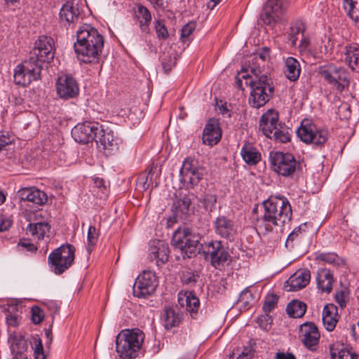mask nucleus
<instances>
[{
  "label": "nucleus",
  "instance_id": "obj_40",
  "mask_svg": "<svg viewBox=\"0 0 359 359\" xmlns=\"http://www.w3.org/2000/svg\"><path fill=\"white\" fill-rule=\"evenodd\" d=\"M343 5L349 18L355 22H359V0H344Z\"/></svg>",
  "mask_w": 359,
  "mask_h": 359
},
{
  "label": "nucleus",
  "instance_id": "obj_52",
  "mask_svg": "<svg viewBox=\"0 0 359 359\" xmlns=\"http://www.w3.org/2000/svg\"><path fill=\"white\" fill-rule=\"evenodd\" d=\"M254 297L251 291L248 288L243 290L240 294L238 302L245 308L250 306V303L253 301Z\"/></svg>",
  "mask_w": 359,
  "mask_h": 359
},
{
  "label": "nucleus",
  "instance_id": "obj_29",
  "mask_svg": "<svg viewBox=\"0 0 359 359\" xmlns=\"http://www.w3.org/2000/svg\"><path fill=\"white\" fill-rule=\"evenodd\" d=\"M344 61L350 68L356 72H359V47L356 43L347 45L345 47Z\"/></svg>",
  "mask_w": 359,
  "mask_h": 359
},
{
  "label": "nucleus",
  "instance_id": "obj_27",
  "mask_svg": "<svg viewBox=\"0 0 359 359\" xmlns=\"http://www.w3.org/2000/svg\"><path fill=\"white\" fill-rule=\"evenodd\" d=\"M338 308L333 304L325 305L323 311V323L325 328L331 332L334 330L338 322Z\"/></svg>",
  "mask_w": 359,
  "mask_h": 359
},
{
  "label": "nucleus",
  "instance_id": "obj_42",
  "mask_svg": "<svg viewBox=\"0 0 359 359\" xmlns=\"http://www.w3.org/2000/svg\"><path fill=\"white\" fill-rule=\"evenodd\" d=\"M185 302L187 312L194 318L198 313L200 307L199 299L191 292L186 296Z\"/></svg>",
  "mask_w": 359,
  "mask_h": 359
},
{
  "label": "nucleus",
  "instance_id": "obj_31",
  "mask_svg": "<svg viewBox=\"0 0 359 359\" xmlns=\"http://www.w3.org/2000/svg\"><path fill=\"white\" fill-rule=\"evenodd\" d=\"M241 154L243 161L250 165H255L261 160V154L250 143H245L243 146Z\"/></svg>",
  "mask_w": 359,
  "mask_h": 359
},
{
  "label": "nucleus",
  "instance_id": "obj_2",
  "mask_svg": "<svg viewBox=\"0 0 359 359\" xmlns=\"http://www.w3.org/2000/svg\"><path fill=\"white\" fill-rule=\"evenodd\" d=\"M262 215L253 219L255 225L264 234L273 231L276 227L282 228L291 220L292 206L283 196L270 197L262 203ZM252 217L257 215V208L252 210Z\"/></svg>",
  "mask_w": 359,
  "mask_h": 359
},
{
  "label": "nucleus",
  "instance_id": "obj_7",
  "mask_svg": "<svg viewBox=\"0 0 359 359\" xmlns=\"http://www.w3.org/2000/svg\"><path fill=\"white\" fill-rule=\"evenodd\" d=\"M270 162L273 170L285 177L291 179L297 176L301 169V163L290 153L276 151L270 154Z\"/></svg>",
  "mask_w": 359,
  "mask_h": 359
},
{
  "label": "nucleus",
  "instance_id": "obj_48",
  "mask_svg": "<svg viewBox=\"0 0 359 359\" xmlns=\"http://www.w3.org/2000/svg\"><path fill=\"white\" fill-rule=\"evenodd\" d=\"M196 29V23L189 22L187 23L181 30V40L183 43L191 41V35Z\"/></svg>",
  "mask_w": 359,
  "mask_h": 359
},
{
  "label": "nucleus",
  "instance_id": "obj_10",
  "mask_svg": "<svg viewBox=\"0 0 359 359\" xmlns=\"http://www.w3.org/2000/svg\"><path fill=\"white\" fill-rule=\"evenodd\" d=\"M318 72L327 83L334 86L339 91H343L349 86L348 73L342 67L330 64L320 67Z\"/></svg>",
  "mask_w": 359,
  "mask_h": 359
},
{
  "label": "nucleus",
  "instance_id": "obj_44",
  "mask_svg": "<svg viewBox=\"0 0 359 359\" xmlns=\"http://www.w3.org/2000/svg\"><path fill=\"white\" fill-rule=\"evenodd\" d=\"M98 232L94 226H90L88 231V245L87 250L89 253L92 252L94 247L96 245L98 238Z\"/></svg>",
  "mask_w": 359,
  "mask_h": 359
},
{
  "label": "nucleus",
  "instance_id": "obj_58",
  "mask_svg": "<svg viewBox=\"0 0 359 359\" xmlns=\"http://www.w3.org/2000/svg\"><path fill=\"white\" fill-rule=\"evenodd\" d=\"M36 342L34 350L35 359H46L41 341L39 339Z\"/></svg>",
  "mask_w": 359,
  "mask_h": 359
},
{
  "label": "nucleus",
  "instance_id": "obj_25",
  "mask_svg": "<svg viewBox=\"0 0 359 359\" xmlns=\"http://www.w3.org/2000/svg\"><path fill=\"white\" fill-rule=\"evenodd\" d=\"M18 196L21 201H29L36 205H43L48 201L44 191L35 188H23L19 190Z\"/></svg>",
  "mask_w": 359,
  "mask_h": 359
},
{
  "label": "nucleus",
  "instance_id": "obj_45",
  "mask_svg": "<svg viewBox=\"0 0 359 359\" xmlns=\"http://www.w3.org/2000/svg\"><path fill=\"white\" fill-rule=\"evenodd\" d=\"M6 323L8 326L16 327L19 323V316L17 313V306H11L6 312Z\"/></svg>",
  "mask_w": 359,
  "mask_h": 359
},
{
  "label": "nucleus",
  "instance_id": "obj_56",
  "mask_svg": "<svg viewBox=\"0 0 359 359\" xmlns=\"http://www.w3.org/2000/svg\"><path fill=\"white\" fill-rule=\"evenodd\" d=\"M17 247L18 248L19 250L25 249L29 252H35L37 250V248L33 243H30L26 239L20 240Z\"/></svg>",
  "mask_w": 359,
  "mask_h": 359
},
{
  "label": "nucleus",
  "instance_id": "obj_43",
  "mask_svg": "<svg viewBox=\"0 0 359 359\" xmlns=\"http://www.w3.org/2000/svg\"><path fill=\"white\" fill-rule=\"evenodd\" d=\"M198 201L202 203L203 207L206 211L211 212L215 208L217 196L212 194H205L198 199Z\"/></svg>",
  "mask_w": 359,
  "mask_h": 359
},
{
  "label": "nucleus",
  "instance_id": "obj_59",
  "mask_svg": "<svg viewBox=\"0 0 359 359\" xmlns=\"http://www.w3.org/2000/svg\"><path fill=\"white\" fill-rule=\"evenodd\" d=\"M137 183L143 190H147L149 188L150 183L148 182V177L146 176V172H142L138 176Z\"/></svg>",
  "mask_w": 359,
  "mask_h": 359
},
{
  "label": "nucleus",
  "instance_id": "obj_47",
  "mask_svg": "<svg viewBox=\"0 0 359 359\" xmlns=\"http://www.w3.org/2000/svg\"><path fill=\"white\" fill-rule=\"evenodd\" d=\"M161 66L165 73H168L176 64V57L172 55L165 54L161 57Z\"/></svg>",
  "mask_w": 359,
  "mask_h": 359
},
{
  "label": "nucleus",
  "instance_id": "obj_50",
  "mask_svg": "<svg viewBox=\"0 0 359 359\" xmlns=\"http://www.w3.org/2000/svg\"><path fill=\"white\" fill-rule=\"evenodd\" d=\"M316 259L319 261H322L332 265H338L339 260V258L337 254L331 252L320 253L317 255Z\"/></svg>",
  "mask_w": 359,
  "mask_h": 359
},
{
  "label": "nucleus",
  "instance_id": "obj_61",
  "mask_svg": "<svg viewBox=\"0 0 359 359\" xmlns=\"http://www.w3.org/2000/svg\"><path fill=\"white\" fill-rule=\"evenodd\" d=\"M347 296V292L345 290H341L335 294L336 302L340 305L341 308L345 307L346 304V297Z\"/></svg>",
  "mask_w": 359,
  "mask_h": 359
},
{
  "label": "nucleus",
  "instance_id": "obj_51",
  "mask_svg": "<svg viewBox=\"0 0 359 359\" xmlns=\"http://www.w3.org/2000/svg\"><path fill=\"white\" fill-rule=\"evenodd\" d=\"M155 24V30L157 34V37L159 39L165 40L169 37L168 31L165 25V24L159 20H157L154 22Z\"/></svg>",
  "mask_w": 359,
  "mask_h": 359
},
{
  "label": "nucleus",
  "instance_id": "obj_36",
  "mask_svg": "<svg viewBox=\"0 0 359 359\" xmlns=\"http://www.w3.org/2000/svg\"><path fill=\"white\" fill-rule=\"evenodd\" d=\"M50 226L48 222H36L29 223L27 231H28L32 236L42 240L44 238L47 233L50 231Z\"/></svg>",
  "mask_w": 359,
  "mask_h": 359
},
{
  "label": "nucleus",
  "instance_id": "obj_5",
  "mask_svg": "<svg viewBox=\"0 0 359 359\" xmlns=\"http://www.w3.org/2000/svg\"><path fill=\"white\" fill-rule=\"evenodd\" d=\"M199 233L187 226L179 227L173 233L172 244L180 250L183 258H191L200 252Z\"/></svg>",
  "mask_w": 359,
  "mask_h": 359
},
{
  "label": "nucleus",
  "instance_id": "obj_11",
  "mask_svg": "<svg viewBox=\"0 0 359 359\" xmlns=\"http://www.w3.org/2000/svg\"><path fill=\"white\" fill-rule=\"evenodd\" d=\"M204 254L205 259L209 260L210 264L216 269L221 270L231 262V256L221 241L209 242Z\"/></svg>",
  "mask_w": 359,
  "mask_h": 359
},
{
  "label": "nucleus",
  "instance_id": "obj_8",
  "mask_svg": "<svg viewBox=\"0 0 359 359\" xmlns=\"http://www.w3.org/2000/svg\"><path fill=\"white\" fill-rule=\"evenodd\" d=\"M74 258L75 248L71 244H65L50 253L48 262L51 271L60 275L73 264Z\"/></svg>",
  "mask_w": 359,
  "mask_h": 359
},
{
  "label": "nucleus",
  "instance_id": "obj_57",
  "mask_svg": "<svg viewBox=\"0 0 359 359\" xmlns=\"http://www.w3.org/2000/svg\"><path fill=\"white\" fill-rule=\"evenodd\" d=\"M310 39L304 35L302 36L300 43L299 45V50L301 53H308L310 52Z\"/></svg>",
  "mask_w": 359,
  "mask_h": 359
},
{
  "label": "nucleus",
  "instance_id": "obj_33",
  "mask_svg": "<svg viewBox=\"0 0 359 359\" xmlns=\"http://www.w3.org/2000/svg\"><path fill=\"white\" fill-rule=\"evenodd\" d=\"M285 76L290 81H296L301 73V67L299 61L292 57H289L286 59L285 62Z\"/></svg>",
  "mask_w": 359,
  "mask_h": 359
},
{
  "label": "nucleus",
  "instance_id": "obj_35",
  "mask_svg": "<svg viewBox=\"0 0 359 359\" xmlns=\"http://www.w3.org/2000/svg\"><path fill=\"white\" fill-rule=\"evenodd\" d=\"M11 348L12 353L20 356L27 351V343L25 338L20 334L13 333L10 335Z\"/></svg>",
  "mask_w": 359,
  "mask_h": 359
},
{
  "label": "nucleus",
  "instance_id": "obj_16",
  "mask_svg": "<svg viewBox=\"0 0 359 359\" xmlns=\"http://www.w3.org/2000/svg\"><path fill=\"white\" fill-rule=\"evenodd\" d=\"M320 332L317 326L311 322L303 323L299 327V338L302 344L311 351H315L320 340Z\"/></svg>",
  "mask_w": 359,
  "mask_h": 359
},
{
  "label": "nucleus",
  "instance_id": "obj_38",
  "mask_svg": "<svg viewBox=\"0 0 359 359\" xmlns=\"http://www.w3.org/2000/svg\"><path fill=\"white\" fill-rule=\"evenodd\" d=\"M306 311V305L302 302L293 300L290 302L286 308L287 315L292 318H301Z\"/></svg>",
  "mask_w": 359,
  "mask_h": 359
},
{
  "label": "nucleus",
  "instance_id": "obj_9",
  "mask_svg": "<svg viewBox=\"0 0 359 359\" xmlns=\"http://www.w3.org/2000/svg\"><path fill=\"white\" fill-rule=\"evenodd\" d=\"M299 139L306 144H313L318 146L324 144L328 138V132L319 129L309 119H304L297 130Z\"/></svg>",
  "mask_w": 359,
  "mask_h": 359
},
{
  "label": "nucleus",
  "instance_id": "obj_15",
  "mask_svg": "<svg viewBox=\"0 0 359 359\" xmlns=\"http://www.w3.org/2000/svg\"><path fill=\"white\" fill-rule=\"evenodd\" d=\"M287 6V0H267L264 8L262 20L265 25L273 27L280 19Z\"/></svg>",
  "mask_w": 359,
  "mask_h": 359
},
{
  "label": "nucleus",
  "instance_id": "obj_13",
  "mask_svg": "<svg viewBox=\"0 0 359 359\" xmlns=\"http://www.w3.org/2000/svg\"><path fill=\"white\" fill-rule=\"evenodd\" d=\"M102 132V125L98 122H84L77 124L72 130L76 142L87 144L95 140L97 133Z\"/></svg>",
  "mask_w": 359,
  "mask_h": 359
},
{
  "label": "nucleus",
  "instance_id": "obj_17",
  "mask_svg": "<svg viewBox=\"0 0 359 359\" xmlns=\"http://www.w3.org/2000/svg\"><path fill=\"white\" fill-rule=\"evenodd\" d=\"M56 88L60 97L65 100L76 97L79 92L76 79L69 74H64L58 77Z\"/></svg>",
  "mask_w": 359,
  "mask_h": 359
},
{
  "label": "nucleus",
  "instance_id": "obj_41",
  "mask_svg": "<svg viewBox=\"0 0 359 359\" xmlns=\"http://www.w3.org/2000/svg\"><path fill=\"white\" fill-rule=\"evenodd\" d=\"M330 351L332 359H359L358 354L347 348L339 350L338 348H335L334 345H332L330 346Z\"/></svg>",
  "mask_w": 359,
  "mask_h": 359
},
{
  "label": "nucleus",
  "instance_id": "obj_20",
  "mask_svg": "<svg viewBox=\"0 0 359 359\" xmlns=\"http://www.w3.org/2000/svg\"><path fill=\"white\" fill-rule=\"evenodd\" d=\"M222 133L217 119L209 118L203 132V143L209 146L217 144L221 140Z\"/></svg>",
  "mask_w": 359,
  "mask_h": 359
},
{
  "label": "nucleus",
  "instance_id": "obj_32",
  "mask_svg": "<svg viewBox=\"0 0 359 359\" xmlns=\"http://www.w3.org/2000/svg\"><path fill=\"white\" fill-rule=\"evenodd\" d=\"M163 318L166 329L178 326L182 319V314L177 309L168 307L163 310Z\"/></svg>",
  "mask_w": 359,
  "mask_h": 359
},
{
  "label": "nucleus",
  "instance_id": "obj_24",
  "mask_svg": "<svg viewBox=\"0 0 359 359\" xmlns=\"http://www.w3.org/2000/svg\"><path fill=\"white\" fill-rule=\"evenodd\" d=\"M311 273L310 271L304 269L297 271L287 280V283L290 286V291H298L305 287L310 282Z\"/></svg>",
  "mask_w": 359,
  "mask_h": 359
},
{
  "label": "nucleus",
  "instance_id": "obj_21",
  "mask_svg": "<svg viewBox=\"0 0 359 359\" xmlns=\"http://www.w3.org/2000/svg\"><path fill=\"white\" fill-rule=\"evenodd\" d=\"M60 20L62 23H67L70 26L77 23L81 18L79 6L74 1H67L60 11Z\"/></svg>",
  "mask_w": 359,
  "mask_h": 359
},
{
  "label": "nucleus",
  "instance_id": "obj_34",
  "mask_svg": "<svg viewBox=\"0 0 359 359\" xmlns=\"http://www.w3.org/2000/svg\"><path fill=\"white\" fill-rule=\"evenodd\" d=\"M137 18L139 20L140 27L142 32L147 34L150 33L149 24L151 21V15L147 8L138 4L137 6Z\"/></svg>",
  "mask_w": 359,
  "mask_h": 359
},
{
  "label": "nucleus",
  "instance_id": "obj_22",
  "mask_svg": "<svg viewBox=\"0 0 359 359\" xmlns=\"http://www.w3.org/2000/svg\"><path fill=\"white\" fill-rule=\"evenodd\" d=\"M149 251L150 259L155 260L157 266L168 262L170 250L168 245L165 244L163 241L160 240L153 241L149 246Z\"/></svg>",
  "mask_w": 359,
  "mask_h": 359
},
{
  "label": "nucleus",
  "instance_id": "obj_6",
  "mask_svg": "<svg viewBox=\"0 0 359 359\" xmlns=\"http://www.w3.org/2000/svg\"><path fill=\"white\" fill-rule=\"evenodd\" d=\"M144 339V334L142 330H126L116 337V351L123 359L135 358L142 348Z\"/></svg>",
  "mask_w": 359,
  "mask_h": 359
},
{
  "label": "nucleus",
  "instance_id": "obj_39",
  "mask_svg": "<svg viewBox=\"0 0 359 359\" xmlns=\"http://www.w3.org/2000/svg\"><path fill=\"white\" fill-rule=\"evenodd\" d=\"M199 277V273L197 271L189 268L182 271L180 276L182 283L189 287L195 286Z\"/></svg>",
  "mask_w": 359,
  "mask_h": 359
},
{
  "label": "nucleus",
  "instance_id": "obj_63",
  "mask_svg": "<svg viewBox=\"0 0 359 359\" xmlns=\"http://www.w3.org/2000/svg\"><path fill=\"white\" fill-rule=\"evenodd\" d=\"M12 224V221L0 215V231L8 230Z\"/></svg>",
  "mask_w": 359,
  "mask_h": 359
},
{
  "label": "nucleus",
  "instance_id": "obj_60",
  "mask_svg": "<svg viewBox=\"0 0 359 359\" xmlns=\"http://www.w3.org/2000/svg\"><path fill=\"white\" fill-rule=\"evenodd\" d=\"M251 66H256L255 65V62H252L251 65H249V66L245 69V70H244L243 72H242V76H241V78L243 79H245V84L247 86H249V82L252 80V77L255 76V74L254 73H252L250 71V67Z\"/></svg>",
  "mask_w": 359,
  "mask_h": 359
},
{
  "label": "nucleus",
  "instance_id": "obj_30",
  "mask_svg": "<svg viewBox=\"0 0 359 359\" xmlns=\"http://www.w3.org/2000/svg\"><path fill=\"white\" fill-rule=\"evenodd\" d=\"M306 25L302 20L297 19L290 23V26L287 32V39L292 47H295L299 36L304 35Z\"/></svg>",
  "mask_w": 359,
  "mask_h": 359
},
{
  "label": "nucleus",
  "instance_id": "obj_64",
  "mask_svg": "<svg viewBox=\"0 0 359 359\" xmlns=\"http://www.w3.org/2000/svg\"><path fill=\"white\" fill-rule=\"evenodd\" d=\"M252 344H255V342L252 339H251L249 341V346L244 347L243 351L241 352V354L250 355H251L252 358L253 356L254 351Z\"/></svg>",
  "mask_w": 359,
  "mask_h": 359
},
{
  "label": "nucleus",
  "instance_id": "obj_14",
  "mask_svg": "<svg viewBox=\"0 0 359 359\" xmlns=\"http://www.w3.org/2000/svg\"><path fill=\"white\" fill-rule=\"evenodd\" d=\"M181 181L187 182L191 187L197 185L203 178V169L198 166V161L192 158H186L180 170Z\"/></svg>",
  "mask_w": 359,
  "mask_h": 359
},
{
  "label": "nucleus",
  "instance_id": "obj_28",
  "mask_svg": "<svg viewBox=\"0 0 359 359\" xmlns=\"http://www.w3.org/2000/svg\"><path fill=\"white\" fill-rule=\"evenodd\" d=\"M316 279L318 288L322 292L330 293L332 291L334 280L330 269H319Z\"/></svg>",
  "mask_w": 359,
  "mask_h": 359
},
{
  "label": "nucleus",
  "instance_id": "obj_23",
  "mask_svg": "<svg viewBox=\"0 0 359 359\" xmlns=\"http://www.w3.org/2000/svg\"><path fill=\"white\" fill-rule=\"evenodd\" d=\"M196 196L194 194H185L182 198L175 200L172 206V211L175 217L187 219L190 212V206Z\"/></svg>",
  "mask_w": 359,
  "mask_h": 359
},
{
  "label": "nucleus",
  "instance_id": "obj_62",
  "mask_svg": "<svg viewBox=\"0 0 359 359\" xmlns=\"http://www.w3.org/2000/svg\"><path fill=\"white\" fill-rule=\"evenodd\" d=\"M219 102L221 103V104H219V103L217 104L219 112L223 115V116L230 118L231 116V114L230 112V109L228 107L227 103H222V100H220Z\"/></svg>",
  "mask_w": 359,
  "mask_h": 359
},
{
  "label": "nucleus",
  "instance_id": "obj_37",
  "mask_svg": "<svg viewBox=\"0 0 359 359\" xmlns=\"http://www.w3.org/2000/svg\"><path fill=\"white\" fill-rule=\"evenodd\" d=\"M271 135H273L269 138L273 139L276 142L287 143L291 140L292 130L281 123Z\"/></svg>",
  "mask_w": 359,
  "mask_h": 359
},
{
  "label": "nucleus",
  "instance_id": "obj_12",
  "mask_svg": "<svg viewBox=\"0 0 359 359\" xmlns=\"http://www.w3.org/2000/svg\"><path fill=\"white\" fill-rule=\"evenodd\" d=\"M158 285L156 273L151 271H143L133 285V294L138 298H147L155 292Z\"/></svg>",
  "mask_w": 359,
  "mask_h": 359
},
{
  "label": "nucleus",
  "instance_id": "obj_3",
  "mask_svg": "<svg viewBox=\"0 0 359 359\" xmlns=\"http://www.w3.org/2000/svg\"><path fill=\"white\" fill-rule=\"evenodd\" d=\"M103 47V36L90 25L83 24L76 31V41L74 43V48L78 60L81 62H97Z\"/></svg>",
  "mask_w": 359,
  "mask_h": 359
},
{
  "label": "nucleus",
  "instance_id": "obj_19",
  "mask_svg": "<svg viewBox=\"0 0 359 359\" xmlns=\"http://www.w3.org/2000/svg\"><path fill=\"white\" fill-rule=\"evenodd\" d=\"M279 114L274 109H269L260 118L259 128L266 137H271L272 133L280 125Z\"/></svg>",
  "mask_w": 359,
  "mask_h": 359
},
{
  "label": "nucleus",
  "instance_id": "obj_53",
  "mask_svg": "<svg viewBox=\"0 0 359 359\" xmlns=\"http://www.w3.org/2000/svg\"><path fill=\"white\" fill-rule=\"evenodd\" d=\"M157 170V165L152 163L147 170L146 176L148 177V182L150 183V186L153 185V183L155 182V186L157 187L158 182H156V177L158 174L156 173Z\"/></svg>",
  "mask_w": 359,
  "mask_h": 359
},
{
  "label": "nucleus",
  "instance_id": "obj_54",
  "mask_svg": "<svg viewBox=\"0 0 359 359\" xmlns=\"http://www.w3.org/2000/svg\"><path fill=\"white\" fill-rule=\"evenodd\" d=\"M32 320L34 324H39L44 318L43 310L37 306H33L31 310Z\"/></svg>",
  "mask_w": 359,
  "mask_h": 359
},
{
  "label": "nucleus",
  "instance_id": "obj_1",
  "mask_svg": "<svg viewBox=\"0 0 359 359\" xmlns=\"http://www.w3.org/2000/svg\"><path fill=\"white\" fill-rule=\"evenodd\" d=\"M53 57V39L50 37L40 36L29 52V58L15 67V83L26 87L32 81L40 79L42 65L50 62Z\"/></svg>",
  "mask_w": 359,
  "mask_h": 359
},
{
  "label": "nucleus",
  "instance_id": "obj_4",
  "mask_svg": "<svg viewBox=\"0 0 359 359\" xmlns=\"http://www.w3.org/2000/svg\"><path fill=\"white\" fill-rule=\"evenodd\" d=\"M250 71L254 73L255 76L249 82L250 93L248 102L252 107L259 109L273 97L274 84L272 78L264 66H251Z\"/></svg>",
  "mask_w": 359,
  "mask_h": 359
},
{
  "label": "nucleus",
  "instance_id": "obj_18",
  "mask_svg": "<svg viewBox=\"0 0 359 359\" xmlns=\"http://www.w3.org/2000/svg\"><path fill=\"white\" fill-rule=\"evenodd\" d=\"M96 136L95 142L99 148L105 151L106 154H111L114 151L118 150L119 139L114 136L112 130H104L102 125V132L97 133Z\"/></svg>",
  "mask_w": 359,
  "mask_h": 359
},
{
  "label": "nucleus",
  "instance_id": "obj_49",
  "mask_svg": "<svg viewBox=\"0 0 359 359\" xmlns=\"http://www.w3.org/2000/svg\"><path fill=\"white\" fill-rule=\"evenodd\" d=\"M302 233L301 226L296 227L287 236L285 244V247L290 250L294 248V242L299 241Z\"/></svg>",
  "mask_w": 359,
  "mask_h": 359
},
{
  "label": "nucleus",
  "instance_id": "obj_46",
  "mask_svg": "<svg viewBox=\"0 0 359 359\" xmlns=\"http://www.w3.org/2000/svg\"><path fill=\"white\" fill-rule=\"evenodd\" d=\"M278 299V296L274 294L266 297L262 309L266 314L269 313L276 307Z\"/></svg>",
  "mask_w": 359,
  "mask_h": 359
},
{
  "label": "nucleus",
  "instance_id": "obj_26",
  "mask_svg": "<svg viewBox=\"0 0 359 359\" xmlns=\"http://www.w3.org/2000/svg\"><path fill=\"white\" fill-rule=\"evenodd\" d=\"M214 226L216 233L225 238L233 237L236 231L233 221L223 215L216 218Z\"/></svg>",
  "mask_w": 359,
  "mask_h": 359
},
{
  "label": "nucleus",
  "instance_id": "obj_55",
  "mask_svg": "<svg viewBox=\"0 0 359 359\" xmlns=\"http://www.w3.org/2000/svg\"><path fill=\"white\" fill-rule=\"evenodd\" d=\"M270 49L268 47H263L260 51V53L256 55L253 59L252 62H255V65H259V60H261L262 62H264L267 58L269 57Z\"/></svg>",
  "mask_w": 359,
  "mask_h": 359
}]
</instances>
